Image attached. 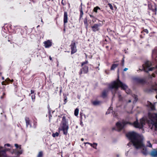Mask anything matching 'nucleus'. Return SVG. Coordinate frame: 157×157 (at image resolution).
Wrapping results in <instances>:
<instances>
[{
    "label": "nucleus",
    "mask_w": 157,
    "mask_h": 157,
    "mask_svg": "<svg viewBox=\"0 0 157 157\" xmlns=\"http://www.w3.org/2000/svg\"><path fill=\"white\" fill-rule=\"evenodd\" d=\"M128 139L132 142L136 149L140 150L141 152L144 155L146 156L148 154L147 147H152V145L149 141H147L146 146L143 143V136L134 131L128 132Z\"/></svg>",
    "instance_id": "f257e3e1"
},
{
    "label": "nucleus",
    "mask_w": 157,
    "mask_h": 157,
    "mask_svg": "<svg viewBox=\"0 0 157 157\" xmlns=\"http://www.w3.org/2000/svg\"><path fill=\"white\" fill-rule=\"evenodd\" d=\"M152 58L153 63L156 64L155 67H151L152 64L150 61L147 60L144 62L142 67L139 68V70L141 71H144L146 72L155 70L156 73L157 74V47H155L152 51Z\"/></svg>",
    "instance_id": "f03ea898"
},
{
    "label": "nucleus",
    "mask_w": 157,
    "mask_h": 157,
    "mask_svg": "<svg viewBox=\"0 0 157 157\" xmlns=\"http://www.w3.org/2000/svg\"><path fill=\"white\" fill-rule=\"evenodd\" d=\"M121 87L122 89L125 90L127 87L118 78L117 81H114L109 84V88L111 90L113 97L115 96V94H117L118 97L120 101L122 100V97L118 91V88Z\"/></svg>",
    "instance_id": "7ed1b4c3"
},
{
    "label": "nucleus",
    "mask_w": 157,
    "mask_h": 157,
    "mask_svg": "<svg viewBox=\"0 0 157 157\" xmlns=\"http://www.w3.org/2000/svg\"><path fill=\"white\" fill-rule=\"evenodd\" d=\"M127 124L128 120L127 118L121 120L116 123V128H114L113 129H115L119 131L122 130L123 132L125 134L126 137L128 138V133H126L125 130Z\"/></svg>",
    "instance_id": "20e7f679"
},
{
    "label": "nucleus",
    "mask_w": 157,
    "mask_h": 157,
    "mask_svg": "<svg viewBox=\"0 0 157 157\" xmlns=\"http://www.w3.org/2000/svg\"><path fill=\"white\" fill-rule=\"evenodd\" d=\"M145 120L144 118H142L140 120V123L138 121L137 119L136 121H134L133 123H131L128 121V124H130L134 126L135 128H138L139 129H142L144 125L145 124Z\"/></svg>",
    "instance_id": "39448f33"
},
{
    "label": "nucleus",
    "mask_w": 157,
    "mask_h": 157,
    "mask_svg": "<svg viewBox=\"0 0 157 157\" xmlns=\"http://www.w3.org/2000/svg\"><path fill=\"white\" fill-rule=\"evenodd\" d=\"M148 117L150 121H148L155 127V130L157 131V113H151L149 112L148 113Z\"/></svg>",
    "instance_id": "423d86ee"
},
{
    "label": "nucleus",
    "mask_w": 157,
    "mask_h": 157,
    "mask_svg": "<svg viewBox=\"0 0 157 157\" xmlns=\"http://www.w3.org/2000/svg\"><path fill=\"white\" fill-rule=\"evenodd\" d=\"M147 5L148 10H149L147 12L150 15H151V12H152V16L153 17V15L156 14L157 6L155 4H152L150 2H148Z\"/></svg>",
    "instance_id": "0eeeda50"
},
{
    "label": "nucleus",
    "mask_w": 157,
    "mask_h": 157,
    "mask_svg": "<svg viewBox=\"0 0 157 157\" xmlns=\"http://www.w3.org/2000/svg\"><path fill=\"white\" fill-rule=\"evenodd\" d=\"M102 25V24L100 23L94 24L91 27L92 31L94 32L99 31L100 30V27H101Z\"/></svg>",
    "instance_id": "6e6552de"
},
{
    "label": "nucleus",
    "mask_w": 157,
    "mask_h": 157,
    "mask_svg": "<svg viewBox=\"0 0 157 157\" xmlns=\"http://www.w3.org/2000/svg\"><path fill=\"white\" fill-rule=\"evenodd\" d=\"M61 128V130L63 131V134L66 135L69 128L68 124H62Z\"/></svg>",
    "instance_id": "1a4fd4ad"
},
{
    "label": "nucleus",
    "mask_w": 157,
    "mask_h": 157,
    "mask_svg": "<svg viewBox=\"0 0 157 157\" xmlns=\"http://www.w3.org/2000/svg\"><path fill=\"white\" fill-rule=\"evenodd\" d=\"M70 47L71 49V54H73L76 52L77 50L75 42L72 41L71 44L70 45Z\"/></svg>",
    "instance_id": "9d476101"
},
{
    "label": "nucleus",
    "mask_w": 157,
    "mask_h": 157,
    "mask_svg": "<svg viewBox=\"0 0 157 157\" xmlns=\"http://www.w3.org/2000/svg\"><path fill=\"white\" fill-rule=\"evenodd\" d=\"M131 98L128 100V103L132 102L133 104H134L138 100L137 96L135 94H132L131 95Z\"/></svg>",
    "instance_id": "9b49d317"
},
{
    "label": "nucleus",
    "mask_w": 157,
    "mask_h": 157,
    "mask_svg": "<svg viewBox=\"0 0 157 157\" xmlns=\"http://www.w3.org/2000/svg\"><path fill=\"white\" fill-rule=\"evenodd\" d=\"M146 106L149 111L154 110L155 109L154 104H152L149 101L147 102Z\"/></svg>",
    "instance_id": "f8f14e48"
},
{
    "label": "nucleus",
    "mask_w": 157,
    "mask_h": 157,
    "mask_svg": "<svg viewBox=\"0 0 157 157\" xmlns=\"http://www.w3.org/2000/svg\"><path fill=\"white\" fill-rule=\"evenodd\" d=\"M88 71V66L85 65L83 66L82 68L80 69V71L79 72V74L81 75L82 73L86 74Z\"/></svg>",
    "instance_id": "ddd939ff"
},
{
    "label": "nucleus",
    "mask_w": 157,
    "mask_h": 157,
    "mask_svg": "<svg viewBox=\"0 0 157 157\" xmlns=\"http://www.w3.org/2000/svg\"><path fill=\"white\" fill-rule=\"evenodd\" d=\"M133 80L138 83L144 84L146 82L145 79L139 78H135Z\"/></svg>",
    "instance_id": "4468645a"
},
{
    "label": "nucleus",
    "mask_w": 157,
    "mask_h": 157,
    "mask_svg": "<svg viewBox=\"0 0 157 157\" xmlns=\"http://www.w3.org/2000/svg\"><path fill=\"white\" fill-rule=\"evenodd\" d=\"M44 46L46 48H49L52 45V41L51 40H48L44 42Z\"/></svg>",
    "instance_id": "2eb2a0df"
},
{
    "label": "nucleus",
    "mask_w": 157,
    "mask_h": 157,
    "mask_svg": "<svg viewBox=\"0 0 157 157\" xmlns=\"http://www.w3.org/2000/svg\"><path fill=\"white\" fill-rule=\"evenodd\" d=\"M68 17L67 13V12H64L63 16V22L64 25L67 22Z\"/></svg>",
    "instance_id": "dca6fc26"
},
{
    "label": "nucleus",
    "mask_w": 157,
    "mask_h": 157,
    "mask_svg": "<svg viewBox=\"0 0 157 157\" xmlns=\"http://www.w3.org/2000/svg\"><path fill=\"white\" fill-rule=\"evenodd\" d=\"M25 120L26 123V126L27 127H28L29 126L30 128L31 127V125L30 123V121L29 118L26 117L25 118Z\"/></svg>",
    "instance_id": "f3484780"
},
{
    "label": "nucleus",
    "mask_w": 157,
    "mask_h": 157,
    "mask_svg": "<svg viewBox=\"0 0 157 157\" xmlns=\"http://www.w3.org/2000/svg\"><path fill=\"white\" fill-rule=\"evenodd\" d=\"M2 149V147L0 146V157L4 156L6 155V150Z\"/></svg>",
    "instance_id": "a211bd4d"
},
{
    "label": "nucleus",
    "mask_w": 157,
    "mask_h": 157,
    "mask_svg": "<svg viewBox=\"0 0 157 157\" xmlns=\"http://www.w3.org/2000/svg\"><path fill=\"white\" fill-rule=\"evenodd\" d=\"M151 155L154 157H157V151L155 150L154 151H152L151 153Z\"/></svg>",
    "instance_id": "6ab92c4d"
},
{
    "label": "nucleus",
    "mask_w": 157,
    "mask_h": 157,
    "mask_svg": "<svg viewBox=\"0 0 157 157\" xmlns=\"http://www.w3.org/2000/svg\"><path fill=\"white\" fill-rule=\"evenodd\" d=\"M108 92V91L107 90H104L102 93V97L103 98H105L106 97Z\"/></svg>",
    "instance_id": "aec40b11"
},
{
    "label": "nucleus",
    "mask_w": 157,
    "mask_h": 157,
    "mask_svg": "<svg viewBox=\"0 0 157 157\" xmlns=\"http://www.w3.org/2000/svg\"><path fill=\"white\" fill-rule=\"evenodd\" d=\"M61 123L62 124H68L67 122L66 119V117L65 116L63 117Z\"/></svg>",
    "instance_id": "412c9836"
},
{
    "label": "nucleus",
    "mask_w": 157,
    "mask_h": 157,
    "mask_svg": "<svg viewBox=\"0 0 157 157\" xmlns=\"http://www.w3.org/2000/svg\"><path fill=\"white\" fill-rule=\"evenodd\" d=\"M100 102V101L96 100L93 101L92 104L94 105H99Z\"/></svg>",
    "instance_id": "4be33fe9"
},
{
    "label": "nucleus",
    "mask_w": 157,
    "mask_h": 157,
    "mask_svg": "<svg viewBox=\"0 0 157 157\" xmlns=\"http://www.w3.org/2000/svg\"><path fill=\"white\" fill-rule=\"evenodd\" d=\"M118 63L113 64L111 66V70H114L118 66Z\"/></svg>",
    "instance_id": "5701e85b"
},
{
    "label": "nucleus",
    "mask_w": 157,
    "mask_h": 157,
    "mask_svg": "<svg viewBox=\"0 0 157 157\" xmlns=\"http://www.w3.org/2000/svg\"><path fill=\"white\" fill-rule=\"evenodd\" d=\"M100 10V8L98 6H96L94 8L93 11L95 13H97L98 12V10Z\"/></svg>",
    "instance_id": "b1692460"
},
{
    "label": "nucleus",
    "mask_w": 157,
    "mask_h": 157,
    "mask_svg": "<svg viewBox=\"0 0 157 157\" xmlns=\"http://www.w3.org/2000/svg\"><path fill=\"white\" fill-rule=\"evenodd\" d=\"M78 111L79 109L78 108H77L75 109L74 112V114L75 116H77L78 115Z\"/></svg>",
    "instance_id": "393cba45"
},
{
    "label": "nucleus",
    "mask_w": 157,
    "mask_h": 157,
    "mask_svg": "<svg viewBox=\"0 0 157 157\" xmlns=\"http://www.w3.org/2000/svg\"><path fill=\"white\" fill-rule=\"evenodd\" d=\"M43 156V152L42 151H40L39 152V153L37 156V157H42Z\"/></svg>",
    "instance_id": "a878e982"
},
{
    "label": "nucleus",
    "mask_w": 157,
    "mask_h": 157,
    "mask_svg": "<svg viewBox=\"0 0 157 157\" xmlns=\"http://www.w3.org/2000/svg\"><path fill=\"white\" fill-rule=\"evenodd\" d=\"M80 120H81V121H80V122L81 123L82 122V121L83 120H84L85 119L83 117L82 115V113H80Z\"/></svg>",
    "instance_id": "bb28decb"
},
{
    "label": "nucleus",
    "mask_w": 157,
    "mask_h": 157,
    "mask_svg": "<svg viewBox=\"0 0 157 157\" xmlns=\"http://www.w3.org/2000/svg\"><path fill=\"white\" fill-rule=\"evenodd\" d=\"M59 135V133L57 132H56L55 133H53L52 136L53 137H55L56 136H57Z\"/></svg>",
    "instance_id": "cd10ccee"
},
{
    "label": "nucleus",
    "mask_w": 157,
    "mask_h": 157,
    "mask_svg": "<svg viewBox=\"0 0 157 157\" xmlns=\"http://www.w3.org/2000/svg\"><path fill=\"white\" fill-rule=\"evenodd\" d=\"M97 144L94 143L93 144V146H92V147L93 148H94L95 149H97L96 147H97Z\"/></svg>",
    "instance_id": "c85d7f7f"
},
{
    "label": "nucleus",
    "mask_w": 157,
    "mask_h": 157,
    "mask_svg": "<svg viewBox=\"0 0 157 157\" xmlns=\"http://www.w3.org/2000/svg\"><path fill=\"white\" fill-rule=\"evenodd\" d=\"M88 63V61L87 60H86L85 61L83 62L82 63L81 66H83L85 64H86Z\"/></svg>",
    "instance_id": "c756f323"
},
{
    "label": "nucleus",
    "mask_w": 157,
    "mask_h": 157,
    "mask_svg": "<svg viewBox=\"0 0 157 157\" xmlns=\"http://www.w3.org/2000/svg\"><path fill=\"white\" fill-rule=\"evenodd\" d=\"M108 5L109 6V7L110 8L111 10H113V6L111 4L109 3L108 4Z\"/></svg>",
    "instance_id": "7c9ffc66"
},
{
    "label": "nucleus",
    "mask_w": 157,
    "mask_h": 157,
    "mask_svg": "<svg viewBox=\"0 0 157 157\" xmlns=\"http://www.w3.org/2000/svg\"><path fill=\"white\" fill-rule=\"evenodd\" d=\"M84 23L85 24V25H86L87 24H88L87 22V20L86 18L84 21Z\"/></svg>",
    "instance_id": "2f4dec72"
},
{
    "label": "nucleus",
    "mask_w": 157,
    "mask_h": 157,
    "mask_svg": "<svg viewBox=\"0 0 157 157\" xmlns=\"http://www.w3.org/2000/svg\"><path fill=\"white\" fill-rule=\"evenodd\" d=\"M143 32L146 33L147 34H148V31L147 29H144L143 30Z\"/></svg>",
    "instance_id": "473e14b6"
},
{
    "label": "nucleus",
    "mask_w": 157,
    "mask_h": 157,
    "mask_svg": "<svg viewBox=\"0 0 157 157\" xmlns=\"http://www.w3.org/2000/svg\"><path fill=\"white\" fill-rule=\"evenodd\" d=\"M37 125V123L36 122H34V125L33 126V127L34 128H36Z\"/></svg>",
    "instance_id": "72a5a7b5"
},
{
    "label": "nucleus",
    "mask_w": 157,
    "mask_h": 157,
    "mask_svg": "<svg viewBox=\"0 0 157 157\" xmlns=\"http://www.w3.org/2000/svg\"><path fill=\"white\" fill-rule=\"evenodd\" d=\"M31 98L33 100H34L35 98V94L32 95L31 96Z\"/></svg>",
    "instance_id": "f704fd0d"
},
{
    "label": "nucleus",
    "mask_w": 157,
    "mask_h": 157,
    "mask_svg": "<svg viewBox=\"0 0 157 157\" xmlns=\"http://www.w3.org/2000/svg\"><path fill=\"white\" fill-rule=\"evenodd\" d=\"M96 20H97V19L95 18V17H94V18L92 19V21L94 23V22H95L96 21Z\"/></svg>",
    "instance_id": "c9c22d12"
},
{
    "label": "nucleus",
    "mask_w": 157,
    "mask_h": 157,
    "mask_svg": "<svg viewBox=\"0 0 157 157\" xmlns=\"http://www.w3.org/2000/svg\"><path fill=\"white\" fill-rule=\"evenodd\" d=\"M11 81V80L9 78H7L5 80V82H7L8 81Z\"/></svg>",
    "instance_id": "e433bc0d"
},
{
    "label": "nucleus",
    "mask_w": 157,
    "mask_h": 157,
    "mask_svg": "<svg viewBox=\"0 0 157 157\" xmlns=\"http://www.w3.org/2000/svg\"><path fill=\"white\" fill-rule=\"evenodd\" d=\"M7 146L8 147H10V145L9 144H5V146Z\"/></svg>",
    "instance_id": "4c0bfd02"
},
{
    "label": "nucleus",
    "mask_w": 157,
    "mask_h": 157,
    "mask_svg": "<svg viewBox=\"0 0 157 157\" xmlns=\"http://www.w3.org/2000/svg\"><path fill=\"white\" fill-rule=\"evenodd\" d=\"M34 90H31V94H34Z\"/></svg>",
    "instance_id": "58836bf2"
},
{
    "label": "nucleus",
    "mask_w": 157,
    "mask_h": 157,
    "mask_svg": "<svg viewBox=\"0 0 157 157\" xmlns=\"http://www.w3.org/2000/svg\"><path fill=\"white\" fill-rule=\"evenodd\" d=\"M89 16L90 17L92 18H94L95 17L94 16H93L92 15L90 14Z\"/></svg>",
    "instance_id": "ea45409f"
},
{
    "label": "nucleus",
    "mask_w": 157,
    "mask_h": 157,
    "mask_svg": "<svg viewBox=\"0 0 157 157\" xmlns=\"http://www.w3.org/2000/svg\"><path fill=\"white\" fill-rule=\"evenodd\" d=\"M114 117H117V114H116L115 112H114V114H113Z\"/></svg>",
    "instance_id": "a19ab883"
},
{
    "label": "nucleus",
    "mask_w": 157,
    "mask_h": 157,
    "mask_svg": "<svg viewBox=\"0 0 157 157\" xmlns=\"http://www.w3.org/2000/svg\"><path fill=\"white\" fill-rule=\"evenodd\" d=\"M15 147L17 148L19 147V146L17 144H15Z\"/></svg>",
    "instance_id": "79ce46f5"
},
{
    "label": "nucleus",
    "mask_w": 157,
    "mask_h": 157,
    "mask_svg": "<svg viewBox=\"0 0 157 157\" xmlns=\"http://www.w3.org/2000/svg\"><path fill=\"white\" fill-rule=\"evenodd\" d=\"M82 10V4H81V5L80 6V12H81V11Z\"/></svg>",
    "instance_id": "37998d69"
},
{
    "label": "nucleus",
    "mask_w": 157,
    "mask_h": 157,
    "mask_svg": "<svg viewBox=\"0 0 157 157\" xmlns=\"http://www.w3.org/2000/svg\"><path fill=\"white\" fill-rule=\"evenodd\" d=\"M83 13L82 10H81V12H80V14L83 15Z\"/></svg>",
    "instance_id": "c03bdc74"
},
{
    "label": "nucleus",
    "mask_w": 157,
    "mask_h": 157,
    "mask_svg": "<svg viewBox=\"0 0 157 157\" xmlns=\"http://www.w3.org/2000/svg\"><path fill=\"white\" fill-rule=\"evenodd\" d=\"M2 85H6V84H5V82L4 81L2 82Z\"/></svg>",
    "instance_id": "a18cd8bd"
},
{
    "label": "nucleus",
    "mask_w": 157,
    "mask_h": 157,
    "mask_svg": "<svg viewBox=\"0 0 157 157\" xmlns=\"http://www.w3.org/2000/svg\"><path fill=\"white\" fill-rule=\"evenodd\" d=\"M83 117H84V119H85L86 118V116L85 115L83 114Z\"/></svg>",
    "instance_id": "49530a36"
},
{
    "label": "nucleus",
    "mask_w": 157,
    "mask_h": 157,
    "mask_svg": "<svg viewBox=\"0 0 157 157\" xmlns=\"http://www.w3.org/2000/svg\"><path fill=\"white\" fill-rule=\"evenodd\" d=\"M128 70V68H125L124 69V71H127V70Z\"/></svg>",
    "instance_id": "de8ad7c7"
},
{
    "label": "nucleus",
    "mask_w": 157,
    "mask_h": 157,
    "mask_svg": "<svg viewBox=\"0 0 157 157\" xmlns=\"http://www.w3.org/2000/svg\"><path fill=\"white\" fill-rule=\"evenodd\" d=\"M130 92H131V90H130L129 89H128V94H130Z\"/></svg>",
    "instance_id": "09e8293b"
},
{
    "label": "nucleus",
    "mask_w": 157,
    "mask_h": 157,
    "mask_svg": "<svg viewBox=\"0 0 157 157\" xmlns=\"http://www.w3.org/2000/svg\"><path fill=\"white\" fill-rule=\"evenodd\" d=\"M85 25V26H86V29H87V28H88V24H87V25Z\"/></svg>",
    "instance_id": "8fccbe9b"
},
{
    "label": "nucleus",
    "mask_w": 157,
    "mask_h": 157,
    "mask_svg": "<svg viewBox=\"0 0 157 157\" xmlns=\"http://www.w3.org/2000/svg\"><path fill=\"white\" fill-rule=\"evenodd\" d=\"M83 15L80 14V18H81L82 17Z\"/></svg>",
    "instance_id": "3c124183"
},
{
    "label": "nucleus",
    "mask_w": 157,
    "mask_h": 157,
    "mask_svg": "<svg viewBox=\"0 0 157 157\" xmlns=\"http://www.w3.org/2000/svg\"><path fill=\"white\" fill-rule=\"evenodd\" d=\"M84 143L85 144H90V143H89V142H86V143Z\"/></svg>",
    "instance_id": "603ef678"
},
{
    "label": "nucleus",
    "mask_w": 157,
    "mask_h": 157,
    "mask_svg": "<svg viewBox=\"0 0 157 157\" xmlns=\"http://www.w3.org/2000/svg\"><path fill=\"white\" fill-rule=\"evenodd\" d=\"M48 111H49V115L50 116L51 111H50V110L49 109H48Z\"/></svg>",
    "instance_id": "864d4df0"
},
{
    "label": "nucleus",
    "mask_w": 157,
    "mask_h": 157,
    "mask_svg": "<svg viewBox=\"0 0 157 157\" xmlns=\"http://www.w3.org/2000/svg\"><path fill=\"white\" fill-rule=\"evenodd\" d=\"M49 59L51 60H52V58L50 56L49 57Z\"/></svg>",
    "instance_id": "5fc2aeb1"
},
{
    "label": "nucleus",
    "mask_w": 157,
    "mask_h": 157,
    "mask_svg": "<svg viewBox=\"0 0 157 157\" xmlns=\"http://www.w3.org/2000/svg\"><path fill=\"white\" fill-rule=\"evenodd\" d=\"M66 100H67L66 99H64V102H65V103H66L67 102V101H66Z\"/></svg>",
    "instance_id": "6e6d98bb"
},
{
    "label": "nucleus",
    "mask_w": 157,
    "mask_h": 157,
    "mask_svg": "<svg viewBox=\"0 0 157 157\" xmlns=\"http://www.w3.org/2000/svg\"><path fill=\"white\" fill-rule=\"evenodd\" d=\"M90 145L92 147L93 146V144H92L91 143H90Z\"/></svg>",
    "instance_id": "4d7b16f0"
},
{
    "label": "nucleus",
    "mask_w": 157,
    "mask_h": 157,
    "mask_svg": "<svg viewBox=\"0 0 157 157\" xmlns=\"http://www.w3.org/2000/svg\"><path fill=\"white\" fill-rule=\"evenodd\" d=\"M19 154H21L22 153V152H21V151H19Z\"/></svg>",
    "instance_id": "13d9d810"
},
{
    "label": "nucleus",
    "mask_w": 157,
    "mask_h": 157,
    "mask_svg": "<svg viewBox=\"0 0 157 157\" xmlns=\"http://www.w3.org/2000/svg\"><path fill=\"white\" fill-rule=\"evenodd\" d=\"M84 139L83 138H82L81 139V140L82 141H83L84 140Z\"/></svg>",
    "instance_id": "bf43d9fd"
},
{
    "label": "nucleus",
    "mask_w": 157,
    "mask_h": 157,
    "mask_svg": "<svg viewBox=\"0 0 157 157\" xmlns=\"http://www.w3.org/2000/svg\"><path fill=\"white\" fill-rule=\"evenodd\" d=\"M2 80H4V77H2Z\"/></svg>",
    "instance_id": "052dcab7"
},
{
    "label": "nucleus",
    "mask_w": 157,
    "mask_h": 157,
    "mask_svg": "<svg viewBox=\"0 0 157 157\" xmlns=\"http://www.w3.org/2000/svg\"><path fill=\"white\" fill-rule=\"evenodd\" d=\"M152 76L153 77H155V75L154 74H153V75H152Z\"/></svg>",
    "instance_id": "680f3d73"
},
{
    "label": "nucleus",
    "mask_w": 157,
    "mask_h": 157,
    "mask_svg": "<svg viewBox=\"0 0 157 157\" xmlns=\"http://www.w3.org/2000/svg\"><path fill=\"white\" fill-rule=\"evenodd\" d=\"M5 95V93H3V96H4V95Z\"/></svg>",
    "instance_id": "e2e57ef3"
},
{
    "label": "nucleus",
    "mask_w": 157,
    "mask_h": 157,
    "mask_svg": "<svg viewBox=\"0 0 157 157\" xmlns=\"http://www.w3.org/2000/svg\"><path fill=\"white\" fill-rule=\"evenodd\" d=\"M3 98V96L2 95V96H1V98Z\"/></svg>",
    "instance_id": "0e129e2a"
},
{
    "label": "nucleus",
    "mask_w": 157,
    "mask_h": 157,
    "mask_svg": "<svg viewBox=\"0 0 157 157\" xmlns=\"http://www.w3.org/2000/svg\"><path fill=\"white\" fill-rule=\"evenodd\" d=\"M41 21L43 23V20L42 18H41Z\"/></svg>",
    "instance_id": "69168bd1"
},
{
    "label": "nucleus",
    "mask_w": 157,
    "mask_h": 157,
    "mask_svg": "<svg viewBox=\"0 0 157 157\" xmlns=\"http://www.w3.org/2000/svg\"><path fill=\"white\" fill-rule=\"evenodd\" d=\"M85 55H86V58L87 57V55H86V54H85Z\"/></svg>",
    "instance_id": "338daca9"
},
{
    "label": "nucleus",
    "mask_w": 157,
    "mask_h": 157,
    "mask_svg": "<svg viewBox=\"0 0 157 157\" xmlns=\"http://www.w3.org/2000/svg\"><path fill=\"white\" fill-rule=\"evenodd\" d=\"M13 80H12L11 81V82H13Z\"/></svg>",
    "instance_id": "774afa93"
}]
</instances>
